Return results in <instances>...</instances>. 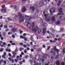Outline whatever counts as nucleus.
Here are the masks:
<instances>
[{"mask_svg":"<svg viewBox=\"0 0 65 65\" xmlns=\"http://www.w3.org/2000/svg\"><path fill=\"white\" fill-rule=\"evenodd\" d=\"M53 12H55V8L53 7L50 11V13L52 15L53 14Z\"/></svg>","mask_w":65,"mask_h":65,"instance_id":"7","label":"nucleus"},{"mask_svg":"<svg viewBox=\"0 0 65 65\" xmlns=\"http://www.w3.org/2000/svg\"><path fill=\"white\" fill-rule=\"evenodd\" d=\"M52 32H55V30H54V29H52Z\"/></svg>","mask_w":65,"mask_h":65,"instance_id":"59","label":"nucleus"},{"mask_svg":"<svg viewBox=\"0 0 65 65\" xmlns=\"http://www.w3.org/2000/svg\"><path fill=\"white\" fill-rule=\"evenodd\" d=\"M4 55H3L2 56V57L3 58H4V59H5V56L6 55V52H5L4 53Z\"/></svg>","mask_w":65,"mask_h":65,"instance_id":"14","label":"nucleus"},{"mask_svg":"<svg viewBox=\"0 0 65 65\" xmlns=\"http://www.w3.org/2000/svg\"><path fill=\"white\" fill-rule=\"evenodd\" d=\"M4 63L5 64H6V61H4Z\"/></svg>","mask_w":65,"mask_h":65,"instance_id":"60","label":"nucleus"},{"mask_svg":"<svg viewBox=\"0 0 65 65\" xmlns=\"http://www.w3.org/2000/svg\"><path fill=\"white\" fill-rule=\"evenodd\" d=\"M47 20L48 21H50V20H51V19H47Z\"/></svg>","mask_w":65,"mask_h":65,"instance_id":"58","label":"nucleus"},{"mask_svg":"<svg viewBox=\"0 0 65 65\" xmlns=\"http://www.w3.org/2000/svg\"><path fill=\"white\" fill-rule=\"evenodd\" d=\"M12 45H15V44L14 43H12Z\"/></svg>","mask_w":65,"mask_h":65,"instance_id":"56","label":"nucleus"},{"mask_svg":"<svg viewBox=\"0 0 65 65\" xmlns=\"http://www.w3.org/2000/svg\"><path fill=\"white\" fill-rule=\"evenodd\" d=\"M9 31V29L8 28H7V29H6V32H8Z\"/></svg>","mask_w":65,"mask_h":65,"instance_id":"39","label":"nucleus"},{"mask_svg":"<svg viewBox=\"0 0 65 65\" xmlns=\"http://www.w3.org/2000/svg\"><path fill=\"white\" fill-rule=\"evenodd\" d=\"M11 61H12V63H13V62H14V60H13V59H12Z\"/></svg>","mask_w":65,"mask_h":65,"instance_id":"53","label":"nucleus"},{"mask_svg":"<svg viewBox=\"0 0 65 65\" xmlns=\"http://www.w3.org/2000/svg\"><path fill=\"white\" fill-rule=\"evenodd\" d=\"M15 62H18V60H17V59H15Z\"/></svg>","mask_w":65,"mask_h":65,"instance_id":"51","label":"nucleus"},{"mask_svg":"<svg viewBox=\"0 0 65 65\" xmlns=\"http://www.w3.org/2000/svg\"><path fill=\"white\" fill-rule=\"evenodd\" d=\"M63 18V17L62 16L59 17V20L56 22V24H57V25H59L60 24V21L59 20H62V19Z\"/></svg>","mask_w":65,"mask_h":65,"instance_id":"5","label":"nucleus"},{"mask_svg":"<svg viewBox=\"0 0 65 65\" xmlns=\"http://www.w3.org/2000/svg\"><path fill=\"white\" fill-rule=\"evenodd\" d=\"M5 7V5H3L2 6V8H4Z\"/></svg>","mask_w":65,"mask_h":65,"instance_id":"54","label":"nucleus"},{"mask_svg":"<svg viewBox=\"0 0 65 65\" xmlns=\"http://www.w3.org/2000/svg\"><path fill=\"white\" fill-rule=\"evenodd\" d=\"M13 7V5H10V7H11V8Z\"/></svg>","mask_w":65,"mask_h":65,"instance_id":"63","label":"nucleus"},{"mask_svg":"<svg viewBox=\"0 0 65 65\" xmlns=\"http://www.w3.org/2000/svg\"><path fill=\"white\" fill-rule=\"evenodd\" d=\"M61 2L62 1H61V0H59L58 1V4H61Z\"/></svg>","mask_w":65,"mask_h":65,"instance_id":"22","label":"nucleus"},{"mask_svg":"<svg viewBox=\"0 0 65 65\" xmlns=\"http://www.w3.org/2000/svg\"><path fill=\"white\" fill-rule=\"evenodd\" d=\"M37 8H38V6L37 5H35L34 7H30V9L33 11L35 10V9Z\"/></svg>","mask_w":65,"mask_h":65,"instance_id":"4","label":"nucleus"},{"mask_svg":"<svg viewBox=\"0 0 65 65\" xmlns=\"http://www.w3.org/2000/svg\"><path fill=\"white\" fill-rule=\"evenodd\" d=\"M35 23L34 22H32V29H34L35 28Z\"/></svg>","mask_w":65,"mask_h":65,"instance_id":"12","label":"nucleus"},{"mask_svg":"<svg viewBox=\"0 0 65 65\" xmlns=\"http://www.w3.org/2000/svg\"><path fill=\"white\" fill-rule=\"evenodd\" d=\"M1 11L2 12H6V10H4L3 9H2L1 10Z\"/></svg>","mask_w":65,"mask_h":65,"instance_id":"20","label":"nucleus"},{"mask_svg":"<svg viewBox=\"0 0 65 65\" xmlns=\"http://www.w3.org/2000/svg\"><path fill=\"white\" fill-rule=\"evenodd\" d=\"M24 17H25L26 19H27V18L28 19V18L29 17V16L27 15L23 16L22 17V14L21 13H19L15 16L14 18L15 20H17L18 18L19 19L20 22H24L25 20Z\"/></svg>","mask_w":65,"mask_h":65,"instance_id":"1","label":"nucleus"},{"mask_svg":"<svg viewBox=\"0 0 65 65\" xmlns=\"http://www.w3.org/2000/svg\"><path fill=\"white\" fill-rule=\"evenodd\" d=\"M8 27H7V26L6 25H5L4 26V28H5V29H6Z\"/></svg>","mask_w":65,"mask_h":65,"instance_id":"28","label":"nucleus"},{"mask_svg":"<svg viewBox=\"0 0 65 65\" xmlns=\"http://www.w3.org/2000/svg\"><path fill=\"white\" fill-rule=\"evenodd\" d=\"M21 55H24V53H23V52H22L21 53Z\"/></svg>","mask_w":65,"mask_h":65,"instance_id":"52","label":"nucleus"},{"mask_svg":"<svg viewBox=\"0 0 65 65\" xmlns=\"http://www.w3.org/2000/svg\"><path fill=\"white\" fill-rule=\"evenodd\" d=\"M61 30L59 31V32L60 33V32H62V31H64V28L63 27H61L60 28Z\"/></svg>","mask_w":65,"mask_h":65,"instance_id":"10","label":"nucleus"},{"mask_svg":"<svg viewBox=\"0 0 65 65\" xmlns=\"http://www.w3.org/2000/svg\"><path fill=\"white\" fill-rule=\"evenodd\" d=\"M14 8L15 9H17V6H15L14 7Z\"/></svg>","mask_w":65,"mask_h":65,"instance_id":"45","label":"nucleus"},{"mask_svg":"<svg viewBox=\"0 0 65 65\" xmlns=\"http://www.w3.org/2000/svg\"><path fill=\"white\" fill-rule=\"evenodd\" d=\"M44 17L46 18H48V15L47 14H46L45 15Z\"/></svg>","mask_w":65,"mask_h":65,"instance_id":"23","label":"nucleus"},{"mask_svg":"<svg viewBox=\"0 0 65 65\" xmlns=\"http://www.w3.org/2000/svg\"><path fill=\"white\" fill-rule=\"evenodd\" d=\"M22 62L23 63H25L26 62L25 61V59L23 60Z\"/></svg>","mask_w":65,"mask_h":65,"instance_id":"44","label":"nucleus"},{"mask_svg":"<svg viewBox=\"0 0 65 65\" xmlns=\"http://www.w3.org/2000/svg\"><path fill=\"white\" fill-rule=\"evenodd\" d=\"M63 53H65V49L64 48L63 50Z\"/></svg>","mask_w":65,"mask_h":65,"instance_id":"31","label":"nucleus"},{"mask_svg":"<svg viewBox=\"0 0 65 65\" xmlns=\"http://www.w3.org/2000/svg\"><path fill=\"white\" fill-rule=\"evenodd\" d=\"M3 45H7V44L5 42H4L3 43Z\"/></svg>","mask_w":65,"mask_h":65,"instance_id":"30","label":"nucleus"},{"mask_svg":"<svg viewBox=\"0 0 65 65\" xmlns=\"http://www.w3.org/2000/svg\"><path fill=\"white\" fill-rule=\"evenodd\" d=\"M9 56L10 57H11V54H10V53H9Z\"/></svg>","mask_w":65,"mask_h":65,"instance_id":"49","label":"nucleus"},{"mask_svg":"<svg viewBox=\"0 0 65 65\" xmlns=\"http://www.w3.org/2000/svg\"><path fill=\"white\" fill-rule=\"evenodd\" d=\"M10 46V44H9L8 45V47H9Z\"/></svg>","mask_w":65,"mask_h":65,"instance_id":"64","label":"nucleus"},{"mask_svg":"<svg viewBox=\"0 0 65 65\" xmlns=\"http://www.w3.org/2000/svg\"><path fill=\"white\" fill-rule=\"evenodd\" d=\"M61 40V39H60V38H59L58 39V41H60V40Z\"/></svg>","mask_w":65,"mask_h":65,"instance_id":"62","label":"nucleus"},{"mask_svg":"<svg viewBox=\"0 0 65 65\" xmlns=\"http://www.w3.org/2000/svg\"><path fill=\"white\" fill-rule=\"evenodd\" d=\"M29 62H30V63H32L33 62V61L31 60H29Z\"/></svg>","mask_w":65,"mask_h":65,"instance_id":"43","label":"nucleus"},{"mask_svg":"<svg viewBox=\"0 0 65 65\" xmlns=\"http://www.w3.org/2000/svg\"><path fill=\"white\" fill-rule=\"evenodd\" d=\"M17 59L19 60H21L22 58L20 57V56H17Z\"/></svg>","mask_w":65,"mask_h":65,"instance_id":"17","label":"nucleus"},{"mask_svg":"<svg viewBox=\"0 0 65 65\" xmlns=\"http://www.w3.org/2000/svg\"><path fill=\"white\" fill-rule=\"evenodd\" d=\"M33 31L35 32H36L38 31V34H40L41 33V32H42L41 29L39 28L37 26L33 30Z\"/></svg>","mask_w":65,"mask_h":65,"instance_id":"3","label":"nucleus"},{"mask_svg":"<svg viewBox=\"0 0 65 65\" xmlns=\"http://www.w3.org/2000/svg\"><path fill=\"white\" fill-rule=\"evenodd\" d=\"M50 36H53L54 35L53 34H50Z\"/></svg>","mask_w":65,"mask_h":65,"instance_id":"32","label":"nucleus"},{"mask_svg":"<svg viewBox=\"0 0 65 65\" xmlns=\"http://www.w3.org/2000/svg\"><path fill=\"white\" fill-rule=\"evenodd\" d=\"M23 46L25 48L27 47V46L26 45H23Z\"/></svg>","mask_w":65,"mask_h":65,"instance_id":"36","label":"nucleus"},{"mask_svg":"<svg viewBox=\"0 0 65 65\" xmlns=\"http://www.w3.org/2000/svg\"><path fill=\"white\" fill-rule=\"evenodd\" d=\"M12 53H13V55H17V54L15 52H13Z\"/></svg>","mask_w":65,"mask_h":65,"instance_id":"26","label":"nucleus"},{"mask_svg":"<svg viewBox=\"0 0 65 65\" xmlns=\"http://www.w3.org/2000/svg\"><path fill=\"white\" fill-rule=\"evenodd\" d=\"M61 65H65V63L64 62H62L61 63Z\"/></svg>","mask_w":65,"mask_h":65,"instance_id":"42","label":"nucleus"},{"mask_svg":"<svg viewBox=\"0 0 65 65\" xmlns=\"http://www.w3.org/2000/svg\"><path fill=\"white\" fill-rule=\"evenodd\" d=\"M9 27L10 28H12V27H13V26H12L11 25L9 26Z\"/></svg>","mask_w":65,"mask_h":65,"instance_id":"55","label":"nucleus"},{"mask_svg":"<svg viewBox=\"0 0 65 65\" xmlns=\"http://www.w3.org/2000/svg\"><path fill=\"white\" fill-rule=\"evenodd\" d=\"M40 6H43L44 4H43V1H41L40 2Z\"/></svg>","mask_w":65,"mask_h":65,"instance_id":"9","label":"nucleus"},{"mask_svg":"<svg viewBox=\"0 0 65 65\" xmlns=\"http://www.w3.org/2000/svg\"><path fill=\"white\" fill-rule=\"evenodd\" d=\"M24 50V48H22L21 47L20 48V51L21 52H22V50Z\"/></svg>","mask_w":65,"mask_h":65,"instance_id":"29","label":"nucleus"},{"mask_svg":"<svg viewBox=\"0 0 65 65\" xmlns=\"http://www.w3.org/2000/svg\"><path fill=\"white\" fill-rule=\"evenodd\" d=\"M43 21V20H42V19H41L40 20V22H42Z\"/></svg>","mask_w":65,"mask_h":65,"instance_id":"47","label":"nucleus"},{"mask_svg":"<svg viewBox=\"0 0 65 65\" xmlns=\"http://www.w3.org/2000/svg\"><path fill=\"white\" fill-rule=\"evenodd\" d=\"M56 65H60V62L59 61H57L56 62Z\"/></svg>","mask_w":65,"mask_h":65,"instance_id":"18","label":"nucleus"},{"mask_svg":"<svg viewBox=\"0 0 65 65\" xmlns=\"http://www.w3.org/2000/svg\"><path fill=\"white\" fill-rule=\"evenodd\" d=\"M56 47H55L54 48V49H52L51 50V54H52L53 53V55H52V58L50 59V61L52 62L53 61H54V57L53 56H54L56 54V52L57 53H58L59 52V50L56 49Z\"/></svg>","mask_w":65,"mask_h":65,"instance_id":"2","label":"nucleus"},{"mask_svg":"<svg viewBox=\"0 0 65 65\" xmlns=\"http://www.w3.org/2000/svg\"><path fill=\"white\" fill-rule=\"evenodd\" d=\"M59 11L60 12V14L58 13V15H59L60 16V15H62L63 14V13L62 12V8H60L59 10Z\"/></svg>","mask_w":65,"mask_h":65,"instance_id":"6","label":"nucleus"},{"mask_svg":"<svg viewBox=\"0 0 65 65\" xmlns=\"http://www.w3.org/2000/svg\"><path fill=\"white\" fill-rule=\"evenodd\" d=\"M19 63L20 65L22 64H23V61L20 62Z\"/></svg>","mask_w":65,"mask_h":65,"instance_id":"37","label":"nucleus"},{"mask_svg":"<svg viewBox=\"0 0 65 65\" xmlns=\"http://www.w3.org/2000/svg\"><path fill=\"white\" fill-rule=\"evenodd\" d=\"M9 18H7L6 19V22H8V21H9Z\"/></svg>","mask_w":65,"mask_h":65,"instance_id":"27","label":"nucleus"},{"mask_svg":"<svg viewBox=\"0 0 65 65\" xmlns=\"http://www.w3.org/2000/svg\"><path fill=\"white\" fill-rule=\"evenodd\" d=\"M6 34L5 33V32L3 34V35L4 36H5Z\"/></svg>","mask_w":65,"mask_h":65,"instance_id":"38","label":"nucleus"},{"mask_svg":"<svg viewBox=\"0 0 65 65\" xmlns=\"http://www.w3.org/2000/svg\"><path fill=\"white\" fill-rule=\"evenodd\" d=\"M20 45H23V43H20Z\"/></svg>","mask_w":65,"mask_h":65,"instance_id":"41","label":"nucleus"},{"mask_svg":"<svg viewBox=\"0 0 65 65\" xmlns=\"http://www.w3.org/2000/svg\"><path fill=\"white\" fill-rule=\"evenodd\" d=\"M26 45L27 46V47H29L30 46V44H27Z\"/></svg>","mask_w":65,"mask_h":65,"instance_id":"33","label":"nucleus"},{"mask_svg":"<svg viewBox=\"0 0 65 65\" xmlns=\"http://www.w3.org/2000/svg\"><path fill=\"white\" fill-rule=\"evenodd\" d=\"M38 60H39L40 62H44V59H43L42 58H41L40 59H39Z\"/></svg>","mask_w":65,"mask_h":65,"instance_id":"13","label":"nucleus"},{"mask_svg":"<svg viewBox=\"0 0 65 65\" xmlns=\"http://www.w3.org/2000/svg\"><path fill=\"white\" fill-rule=\"evenodd\" d=\"M12 31L13 32H15L16 31V30L15 29V28H13L12 29Z\"/></svg>","mask_w":65,"mask_h":65,"instance_id":"21","label":"nucleus"},{"mask_svg":"<svg viewBox=\"0 0 65 65\" xmlns=\"http://www.w3.org/2000/svg\"><path fill=\"white\" fill-rule=\"evenodd\" d=\"M27 26L28 28H30L31 27V24L29 22H27Z\"/></svg>","mask_w":65,"mask_h":65,"instance_id":"16","label":"nucleus"},{"mask_svg":"<svg viewBox=\"0 0 65 65\" xmlns=\"http://www.w3.org/2000/svg\"><path fill=\"white\" fill-rule=\"evenodd\" d=\"M45 30H46V28L45 27L43 28L42 33H44L45 32Z\"/></svg>","mask_w":65,"mask_h":65,"instance_id":"15","label":"nucleus"},{"mask_svg":"<svg viewBox=\"0 0 65 65\" xmlns=\"http://www.w3.org/2000/svg\"><path fill=\"white\" fill-rule=\"evenodd\" d=\"M24 53H27V50L26 49H25L24 51Z\"/></svg>","mask_w":65,"mask_h":65,"instance_id":"35","label":"nucleus"},{"mask_svg":"<svg viewBox=\"0 0 65 65\" xmlns=\"http://www.w3.org/2000/svg\"><path fill=\"white\" fill-rule=\"evenodd\" d=\"M51 21L52 22H54V21H56V18L54 16L52 17Z\"/></svg>","mask_w":65,"mask_h":65,"instance_id":"8","label":"nucleus"},{"mask_svg":"<svg viewBox=\"0 0 65 65\" xmlns=\"http://www.w3.org/2000/svg\"><path fill=\"white\" fill-rule=\"evenodd\" d=\"M43 26H45V27H46V24L44 22L43 23Z\"/></svg>","mask_w":65,"mask_h":65,"instance_id":"24","label":"nucleus"},{"mask_svg":"<svg viewBox=\"0 0 65 65\" xmlns=\"http://www.w3.org/2000/svg\"><path fill=\"white\" fill-rule=\"evenodd\" d=\"M31 52H34V50L33 49H31Z\"/></svg>","mask_w":65,"mask_h":65,"instance_id":"46","label":"nucleus"},{"mask_svg":"<svg viewBox=\"0 0 65 65\" xmlns=\"http://www.w3.org/2000/svg\"><path fill=\"white\" fill-rule=\"evenodd\" d=\"M26 10H27V9H26V8H24L22 9V11H23V12H25Z\"/></svg>","mask_w":65,"mask_h":65,"instance_id":"19","label":"nucleus"},{"mask_svg":"<svg viewBox=\"0 0 65 65\" xmlns=\"http://www.w3.org/2000/svg\"><path fill=\"white\" fill-rule=\"evenodd\" d=\"M9 21H12L11 19L9 18Z\"/></svg>","mask_w":65,"mask_h":65,"instance_id":"48","label":"nucleus"},{"mask_svg":"<svg viewBox=\"0 0 65 65\" xmlns=\"http://www.w3.org/2000/svg\"><path fill=\"white\" fill-rule=\"evenodd\" d=\"M27 51H29V50H30V48H29V47H28L27 48Z\"/></svg>","mask_w":65,"mask_h":65,"instance_id":"50","label":"nucleus"},{"mask_svg":"<svg viewBox=\"0 0 65 65\" xmlns=\"http://www.w3.org/2000/svg\"><path fill=\"white\" fill-rule=\"evenodd\" d=\"M48 56V55H47V54H44L43 56H42V58H44V59H47L46 57H47Z\"/></svg>","mask_w":65,"mask_h":65,"instance_id":"11","label":"nucleus"},{"mask_svg":"<svg viewBox=\"0 0 65 65\" xmlns=\"http://www.w3.org/2000/svg\"><path fill=\"white\" fill-rule=\"evenodd\" d=\"M3 51H4V49L3 48H2L0 50V52H3Z\"/></svg>","mask_w":65,"mask_h":65,"instance_id":"25","label":"nucleus"},{"mask_svg":"<svg viewBox=\"0 0 65 65\" xmlns=\"http://www.w3.org/2000/svg\"><path fill=\"white\" fill-rule=\"evenodd\" d=\"M23 33V31H20V34H21Z\"/></svg>","mask_w":65,"mask_h":65,"instance_id":"57","label":"nucleus"},{"mask_svg":"<svg viewBox=\"0 0 65 65\" xmlns=\"http://www.w3.org/2000/svg\"><path fill=\"white\" fill-rule=\"evenodd\" d=\"M30 43L31 45H32V44H33V42H30Z\"/></svg>","mask_w":65,"mask_h":65,"instance_id":"61","label":"nucleus"},{"mask_svg":"<svg viewBox=\"0 0 65 65\" xmlns=\"http://www.w3.org/2000/svg\"><path fill=\"white\" fill-rule=\"evenodd\" d=\"M12 37L13 38H15V36L14 35H13L12 36Z\"/></svg>","mask_w":65,"mask_h":65,"instance_id":"40","label":"nucleus"},{"mask_svg":"<svg viewBox=\"0 0 65 65\" xmlns=\"http://www.w3.org/2000/svg\"><path fill=\"white\" fill-rule=\"evenodd\" d=\"M8 59L9 60V61H11V58H10V57H9L8 58Z\"/></svg>","mask_w":65,"mask_h":65,"instance_id":"34","label":"nucleus"}]
</instances>
